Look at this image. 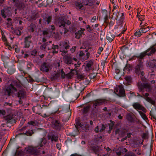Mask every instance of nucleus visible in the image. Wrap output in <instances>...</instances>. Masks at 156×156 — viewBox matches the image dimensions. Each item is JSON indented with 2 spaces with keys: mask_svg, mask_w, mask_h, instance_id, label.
<instances>
[{
  "mask_svg": "<svg viewBox=\"0 0 156 156\" xmlns=\"http://www.w3.org/2000/svg\"><path fill=\"white\" fill-rule=\"evenodd\" d=\"M56 23L57 25L59 27V29L62 34H66L68 31V30L66 27V24H70L71 22L69 20H65L63 17H61L57 19Z\"/></svg>",
  "mask_w": 156,
  "mask_h": 156,
  "instance_id": "nucleus-1",
  "label": "nucleus"
},
{
  "mask_svg": "<svg viewBox=\"0 0 156 156\" xmlns=\"http://www.w3.org/2000/svg\"><path fill=\"white\" fill-rule=\"evenodd\" d=\"M15 86L20 89H21L22 87V85L19 82H17L16 80L12 81L6 90V93L8 95H10L11 94H13L14 91H17V89Z\"/></svg>",
  "mask_w": 156,
  "mask_h": 156,
  "instance_id": "nucleus-2",
  "label": "nucleus"
},
{
  "mask_svg": "<svg viewBox=\"0 0 156 156\" xmlns=\"http://www.w3.org/2000/svg\"><path fill=\"white\" fill-rule=\"evenodd\" d=\"M69 43L68 41L66 40L63 42L60 43L59 44L60 50L62 53L61 55L62 56L64 55L67 53V50L70 48Z\"/></svg>",
  "mask_w": 156,
  "mask_h": 156,
  "instance_id": "nucleus-3",
  "label": "nucleus"
},
{
  "mask_svg": "<svg viewBox=\"0 0 156 156\" xmlns=\"http://www.w3.org/2000/svg\"><path fill=\"white\" fill-rule=\"evenodd\" d=\"M138 62L139 63L135 67V72L138 75L143 76L144 75L143 62L140 60L138 61Z\"/></svg>",
  "mask_w": 156,
  "mask_h": 156,
  "instance_id": "nucleus-4",
  "label": "nucleus"
},
{
  "mask_svg": "<svg viewBox=\"0 0 156 156\" xmlns=\"http://www.w3.org/2000/svg\"><path fill=\"white\" fill-rule=\"evenodd\" d=\"M138 88L140 92H144V89H145L147 92H149L151 90L152 88L150 84L148 83H144L142 84L141 83H138Z\"/></svg>",
  "mask_w": 156,
  "mask_h": 156,
  "instance_id": "nucleus-5",
  "label": "nucleus"
},
{
  "mask_svg": "<svg viewBox=\"0 0 156 156\" xmlns=\"http://www.w3.org/2000/svg\"><path fill=\"white\" fill-rule=\"evenodd\" d=\"M63 59L64 62L67 64H73V60L75 61H77V58L74 57L73 58L71 55H69L64 56Z\"/></svg>",
  "mask_w": 156,
  "mask_h": 156,
  "instance_id": "nucleus-6",
  "label": "nucleus"
},
{
  "mask_svg": "<svg viewBox=\"0 0 156 156\" xmlns=\"http://www.w3.org/2000/svg\"><path fill=\"white\" fill-rule=\"evenodd\" d=\"M11 10L10 7H8L2 10L1 13L2 17L4 18L7 17H9L11 15Z\"/></svg>",
  "mask_w": 156,
  "mask_h": 156,
  "instance_id": "nucleus-7",
  "label": "nucleus"
},
{
  "mask_svg": "<svg viewBox=\"0 0 156 156\" xmlns=\"http://www.w3.org/2000/svg\"><path fill=\"white\" fill-rule=\"evenodd\" d=\"M51 66V65L49 62H44L41 65L40 69L43 72H48Z\"/></svg>",
  "mask_w": 156,
  "mask_h": 156,
  "instance_id": "nucleus-8",
  "label": "nucleus"
},
{
  "mask_svg": "<svg viewBox=\"0 0 156 156\" xmlns=\"http://www.w3.org/2000/svg\"><path fill=\"white\" fill-rule=\"evenodd\" d=\"M13 115L10 114L7 115L4 118V119L6 123H10L12 124L16 123V120L13 117Z\"/></svg>",
  "mask_w": 156,
  "mask_h": 156,
  "instance_id": "nucleus-9",
  "label": "nucleus"
},
{
  "mask_svg": "<svg viewBox=\"0 0 156 156\" xmlns=\"http://www.w3.org/2000/svg\"><path fill=\"white\" fill-rule=\"evenodd\" d=\"M47 137L48 140H51L52 143H53V142H57L58 141V135L54 134L52 132L49 133Z\"/></svg>",
  "mask_w": 156,
  "mask_h": 156,
  "instance_id": "nucleus-10",
  "label": "nucleus"
},
{
  "mask_svg": "<svg viewBox=\"0 0 156 156\" xmlns=\"http://www.w3.org/2000/svg\"><path fill=\"white\" fill-rule=\"evenodd\" d=\"M149 67L151 69V72H156V60H151L148 63Z\"/></svg>",
  "mask_w": 156,
  "mask_h": 156,
  "instance_id": "nucleus-11",
  "label": "nucleus"
},
{
  "mask_svg": "<svg viewBox=\"0 0 156 156\" xmlns=\"http://www.w3.org/2000/svg\"><path fill=\"white\" fill-rule=\"evenodd\" d=\"M133 106L136 110H141L144 112H146V109L144 107L140 104L139 103H134L133 105Z\"/></svg>",
  "mask_w": 156,
  "mask_h": 156,
  "instance_id": "nucleus-12",
  "label": "nucleus"
},
{
  "mask_svg": "<svg viewBox=\"0 0 156 156\" xmlns=\"http://www.w3.org/2000/svg\"><path fill=\"white\" fill-rule=\"evenodd\" d=\"M118 88L116 89L115 91L116 92H118V95L120 97H123L125 96V91L123 88V86L122 85H119Z\"/></svg>",
  "mask_w": 156,
  "mask_h": 156,
  "instance_id": "nucleus-13",
  "label": "nucleus"
},
{
  "mask_svg": "<svg viewBox=\"0 0 156 156\" xmlns=\"http://www.w3.org/2000/svg\"><path fill=\"white\" fill-rule=\"evenodd\" d=\"M13 3L17 8L21 9L24 7V4L23 3V0H12Z\"/></svg>",
  "mask_w": 156,
  "mask_h": 156,
  "instance_id": "nucleus-14",
  "label": "nucleus"
},
{
  "mask_svg": "<svg viewBox=\"0 0 156 156\" xmlns=\"http://www.w3.org/2000/svg\"><path fill=\"white\" fill-rule=\"evenodd\" d=\"M105 102V101L104 99H99L94 101L93 102V105L95 107L102 105Z\"/></svg>",
  "mask_w": 156,
  "mask_h": 156,
  "instance_id": "nucleus-15",
  "label": "nucleus"
},
{
  "mask_svg": "<svg viewBox=\"0 0 156 156\" xmlns=\"http://www.w3.org/2000/svg\"><path fill=\"white\" fill-rule=\"evenodd\" d=\"M26 95V93L23 89L19 90L17 94V96L20 99H22L25 98Z\"/></svg>",
  "mask_w": 156,
  "mask_h": 156,
  "instance_id": "nucleus-16",
  "label": "nucleus"
},
{
  "mask_svg": "<svg viewBox=\"0 0 156 156\" xmlns=\"http://www.w3.org/2000/svg\"><path fill=\"white\" fill-rule=\"evenodd\" d=\"M83 5H88L92 6L95 3L96 0H81Z\"/></svg>",
  "mask_w": 156,
  "mask_h": 156,
  "instance_id": "nucleus-17",
  "label": "nucleus"
},
{
  "mask_svg": "<svg viewBox=\"0 0 156 156\" xmlns=\"http://www.w3.org/2000/svg\"><path fill=\"white\" fill-rule=\"evenodd\" d=\"M52 127L57 129H60L62 126L59 121L57 120H53L52 122Z\"/></svg>",
  "mask_w": 156,
  "mask_h": 156,
  "instance_id": "nucleus-18",
  "label": "nucleus"
},
{
  "mask_svg": "<svg viewBox=\"0 0 156 156\" xmlns=\"http://www.w3.org/2000/svg\"><path fill=\"white\" fill-rule=\"evenodd\" d=\"M31 37V35H30L25 37L24 41L25 44V48H28L30 46V44L31 43L30 40Z\"/></svg>",
  "mask_w": 156,
  "mask_h": 156,
  "instance_id": "nucleus-19",
  "label": "nucleus"
},
{
  "mask_svg": "<svg viewBox=\"0 0 156 156\" xmlns=\"http://www.w3.org/2000/svg\"><path fill=\"white\" fill-rule=\"evenodd\" d=\"M149 94L146 93L145 94H143V98L145 99L147 101L151 103L152 105H154L155 104V101L152 100L150 98L148 97Z\"/></svg>",
  "mask_w": 156,
  "mask_h": 156,
  "instance_id": "nucleus-20",
  "label": "nucleus"
},
{
  "mask_svg": "<svg viewBox=\"0 0 156 156\" xmlns=\"http://www.w3.org/2000/svg\"><path fill=\"white\" fill-rule=\"evenodd\" d=\"M28 152L32 155H37L39 153V151L37 149L33 147H30L27 150Z\"/></svg>",
  "mask_w": 156,
  "mask_h": 156,
  "instance_id": "nucleus-21",
  "label": "nucleus"
},
{
  "mask_svg": "<svg viewBox=\"0 0 156 156\" xmlns=\"http://www.w3.org/2000/svg\"><path fill=\"white\" fill-rule=\"evenodd\" d=\"M85 30V29L83 28H81L80 30L76 32L75 33V38L77 39H79L82 36V35H84L83 31Z\"/></svg>",
  "mask_w": 156,
  "mask_h": 156,
  "instance_id": "nucleus-22",
  "label": "nucleus"
},
{
  "mask_svg": "<svg viewBox=\"0 0 156 156\" xmlns=\"http://www.w3.org/2000/svg\"><path fill=\"white\" fill-rule=\"evenodd\" d=\"M93 64V60H90L89 61H87L86 64V71H89L92 70L93 69V68L92 66Z\"/></svg>",
  "mask_w": 156,
  "mask_h": 156,
  "instance_id": "nucleus-23",
  "label": "nucleus"
},
{
  "mask_svg": "<svg viewBox=\"0 0 156 156\" xmlns=\"http://www.w3.org/2000/svg\"><path fill=\"white\" fill-rule=\"evenodd\" d=\"M51 16H47L43 18L42 21L44 23L48 24L51 21Z\"/></svg>",
  "mask_w": 156,
  "mask_h": 156,
  "instance_id": "nucleus-24",
  "label": "nucleus"
},
{
  "mask_svg": "<svg viewBox=\"0 0 156 156\" xmlns=\"http://www.w3.org/2000/svg\"><path fill=\"white\" fill-rule=\"evenodd\" d=\"M47 142V140L45 138L43 137L40 139L38 142V145L40 147H42L45 145Z\"/></svg>",
  "mask_w": 156,
  "mask_h": 156,
  "instance_id": "nucleus-25",
  "label": "nucleus"
},
{
  "mask_svg": "<svg viewBox=\"0 0 156 156\" xmlns=\"http://www.w3.org/2000/svg\"><path fill=\"white\" fill-rule=\"evenodd\" d=\"M123 149H124L125 152H126L127 151V150L126 148H123L122 147H119L117 149H115L114 151H115L117 155H120L122 154Z\"/></svg>",
  "mask_w": 156,
  "mask_h": 156,
  "instance_id": "nucleus-26",
  "label": "nucleus"
},
{
  "mask_svg": "<svg viewBox=\"0 0 156 156\" xmlns=\"http://www.w3.org/2000/svg\"><path fill=\"white\" fill-rule=\"evenodd\" d=\"M115 37V36L114 34L109 33L107 34L106 39L109 42H111L113 40Z\"/></svg>",
  "mask_w": 156,
  "mask_h": 156,
  "instance_id": "nucleus-27",
  "label": "nucleus"
},
{
  "mask_svg": "<svg viewBox=\"0 0 156 156\" xmlns=\"http://www.w3.org/2000/svg\"><path fill=\"white\" fill-rule=\"evenodd\" d=\"M15 71L16 69L14 68V67L13 66H12L9 67L7 70V72L9 74L12 75L15 72Z\"/></svg>",
  "mask_w": 156,
  "mask_h": 156,
  "instance_id": "nucleus-28",
  "label": "nucleus"
},
{
  "mask_svg": "<svg viewBox=\"0 0 156 156\" xmlns=\"http://www.w3.org/2000/svg\"><path fill=\"white\" fill-rule=\"evenodd\" d=\"M149 51V49H147L141 53L140 55L137 56V57L140 59H139L138 60V61L140 60L141 61V59H142L144 56H145L146 55V54L147 53V52Z\"/></svg>",
  "mask_w": 156,
  "mask_h": 156,
  "instance_id": "nucleus-29",
  "label": "nucleus"
},
{
  "mask_svg": "<svg viewBox=\"0 0 156 156\" xmlns=\"http://www.w3.org/2000/svg\"><path fill=\"white\" fill-rule=\"evenodd\" d=\"M58 46L57 45H54L52 44V46L51 48V49L52 50V52L53 54L57 53L58 51Z\"/></svg>",
  "mask_w": 156,
  "mask_h": 156,
  "instance_id": "nucleus-30",
  "label": "nucleus"
},
{
  "mask_svg": "<svg viewBox=\"0 0 156 156\" xmlns=\"http://www.w3.org/2000/svg\"><path fill=\"white\" fill-rule=\"evenodd\" d=\"M60 75V73H57L52 75L51 77V79L52 81L57 79Z\"/></svg>",
  "mask_w": 156,
  "mask_h": 156,
  "instance_id": "nucleus-31",
  "label": "nucleus"
},
{
  "mask_svg": "<svg viewBox=\"0 0 156 156\" xmlns=\"http://www.w3.org/2000/svg\"><path fill=\"white\" fill-rule=\"evenodd\" d=\"M99 147L98 146H94L90 147V149L95 154L99 152Z\"/></svg>",
  "mask_w": 156,
  "mask_h": 156,
  "instance_id": "nucleus-32",
  "label": "nucleus"
},
{
  "mask_svg": "<svg viewBox=\"0 0 156 156\" xmlns=\"http://www.w3.org/2000/svg\"><path fill=\"white\" fill-rule=\"evenodd\" d=\"M126 82H125L124 83V85H127L131 83V78L130 76H126L125 78Z\"/></svg>",
  "mask_w": 156,
  "mask_h": 156,
  "instance_id": "nucleus-33",
  "label": "nucleus"
},
{
  "mask_svg": "<svg viewBox=\"0 0 156 156\" xmlns=\"http://www.w3.org/2000/svg\"><path fill=\"white\" fill-rule=\"evenodd\" d=\"M156 44H155L153 45L151 47L149 48L148 49H149V51H150L153 54L156 51Z\"/></svg>",
  "mask_w": 156,
  "mask_h": 156,
  "instance_id": "nucleus-34",
  "label": "nucleus"
},
{
  "mask_svg": "<svg viewBox=\"0 0 156 156\" xmlns=\"http://www.w3.org/2000/svg\"><path fill=\"white\" fill-rule=\"evenodd\" d=\"M36 27L35 25L33 24L32 23L30 26L28 28V30L30 32H33L34 30V29Z\"/></svg>",
  "mask_w": 156,
  "mask_h": 156,
  "instance_id": "nucleus-35",
  "label": "nucleus"
},
{
  "mask_svg": "<svg viewBox=\"0 0 156 156\" xmlns=\"http://www.w3.org/2000/svg\"><path fill=\"white\" fill-rule=\"evenodd\" d=\"M65 112L67 113V116L69 118L71 115V112L69 106H68L66 108V109H65L64 110Z\"/></svg>",
  "mask_w": 156,
  "mask_h": 156,
  "instance_id": "nucleus-36",
  "label": "nucleus"
},
{
  "mask_svg": "<svg viewBox=\"0 0 156 156\" xmlns=\"http://www.w3.org/2000/svg\"><path fill=\"white\" fill-rule=\"evenodd\" d=\"M83 4L82 3H80V2H77L75 3L76 5L77 8L80 9H83Z\"/></svg>",
  "mask_w": 156,
  "mask_h": 156,
  "instance_id": "nucleus-37",
  "label": "nucleus"
},
{
  "mask_svg": "<svg viewBox=\"0 0 156 156\" xmlns=\"http://www.w3.org/2000/svg\"><path fill=\"white\" fill-rule=\"evenodd\" d=\"M138 112L143 119L145 120H147V117L146 115L143 112L141 111H139Z\"/></svg>",
  "mask_w": 156,
  "mask_h": 156,
  "instance_id": "nucleus-38",
  "label": "nucleus"
},
{
  "mask_svg": "<svg viewBox=\"0 0 156 156\" xmlns=\"http://www.w3.org/2000/svg\"><path fill=\"white\" fill-rule=\"evenodd\" d=\"M140 30V32L142 33H145L149 30H150L149 28L147 29V28L145 27L141 28Z\"/></svg>",
  "mask_w": 156,
  "mask_h": 156,
  "instance_id": "nucleus-39",
  "label": "nucleus"
},
{
  "mask_svg": "<svg viewBox=\"0 0 156 156\" xmlns=\"http://www.w3.org/2000/svg\"><path fill=\"white\" fill-rule=\"evenodd\" d=\"M90 109L89 106H87L83 108V113H87Z\"/></svg>",
  "mask_w": 156,
  "mask_h": 156,
  "instance_id": "nucleus-40",
  "label": "nucleus"
},
{
  "mask_svg": "<svg viewBox=\"0 0 156 156\" xmlns=\"http://www.w3.org/2000/svg\"><path fill=\"white\" fill-rule=\"evenodd\" d=\"M34 133L32 130H28L25 133V134L28 136H31Z\"/></svg>",
  "mask_w": 156,
  "mask_h": 156,
  "instance_id": "nucleus-41",
  "label": "nucleus"
},
{
  "mask_svg": "<svg viewBox=\"0 0 156 156\" xmlns=\"http://www.w3.org/2000/svg\"><path fill=\"white\" fill-rule=\"evenodd\" d=\"M126 118L127 120L130 122H132L133 120V118L132 117L131 114H128Z\"/></svg>",
  "mask_w": 156,
  "mask_h": 156,
  "instance_id": "nucleus-42",
  "label": "nucleus"
},
{
  "mask_svg": "<svg viewBox=\"0 0 156 156\" xmlns=\"http://www.w3.org/2000/svg\"><path fill=\"white\" fill-rule=\"evenodd\" d=\"M46 46H47V45H46V44H45V43H44V44H41L40 47V48L42 50L44 51L45 49L47 48Z\"/></svg>",
  "mask_w": 156,
  "mask_h": 156,
  "instance_id": "nucleus-43",
  "label": "nucleus"
},
{
  "mask_svg": "<svg viewBox=\"0 0 156 156\" xmlns=\"http://www.w3.org/2000/svg\"><path fill=\"white\" fill-rule=\"evenodd\" d=\"M99 132H102L105 129V127L104 125H102L101 126H99Z\"/></svg>",
  "mask_w": 156,
  "mask_h": 156,
  "instance_id": "nucleus-44",
  "label": "nucleus"
},
{
  "mask_svg": "<svg viewBox=\"0 0 156 156\" xmlns=\"http://www.w3.org/2000/svg\"><path fill=\"white\" fill-rule=\"evenodd\" d=\"M125 156H136L133 153L131 152H129L126 153Z\"/></svg>",
  "mask_w": 156,
  "mask_h": 156,
  "instance_id": "nucleus-45",
  "label": "nucleus"
},
{
  "mask_svg": "<svg viewBox=\"0 0 156 156\" xmlns=\"http://www.w3.org/2000/svg\"><path fill=\"white\" fill-rule=\"evenodd\" d=\"M135 36H137V37H140L141 35V33L140 32V30L138 31H136L134 34Z\"/></svg>",
  "mask_w": 156,
  "mask_h": 156,
  "instance_id": "nucleus-46",
  "label": "nucleus"
},
{
  "mask_svg": "<svg viewBox=\"0 0 156 156\" xmlns=\"http://www.w3.org/2000/svg\"><path fill=\"white\" fill-rule=\"evenodd\" d=\"M77 78L79 79L82 80L84 79V76L83 74H79L77 75Z\"/></svg>",
  "mask_w": 156,
  "mask_h": 156,
  "instance_id": "nucleus-47",
  "label": "nucleus"
},
{
  "mask_svg": "<svg viewBox=\"0 0 156 156\" xmlns=\"http://www.w3.org/2000/svg\"><path fill=\"white\" fill-rule=\"evenodd\" d=\"M7 20L8 21V22L7 23V25L8 27H10L12 25V23L10 21L11 20V19L10 18H8L7 19Z\"/></svg>",
  "mask_w": 156,
  "mask_h": 156,
  "instance_id": "nucleus-48",
  "label": "nucleus"
},
{
  "mask_svg": "<svg viewBox=\"0 0 156 156\" xmlns=\"http://www.w3.org/2000/svg\"><path fill=\"white\" fill-rule=\"evenodd\" d=\"M96 76V74L94 73H90L89 75L90 78L91 79L94 78Z\"/></svg>",
  "mask_w": 156,
  "mask_h": 156,
  "instance_id": "nucleus-49",
  "label": "nucleus"
},
{
  "mask_svg": "<svg viewBox=\"0 0 156 156\" xmlns=\"http://www.w3.org/2000/svg\"><path fill=\"white\" fill-rule=\"evenodd\" d=\"M14 33L17 35H21V32L20 30L19 29H16L14 31Z\"/></svg>",
  "mask_w": 156,
  "mask_h": 156,
  "instance_id": "nucleus-50",
  "label": "nucleus"
},
{
  "mask_svg": "<svg viewBox=\"0 0 156 156\" xmlns=\"http://www.w3.org/2000/svg\"><path fill=\"white\" fill-rule=\"evenodd\" d=\"M33 64L31 63H29L27 65V69L28 70H30L31 69L32 66H33Z\"/></svg>",
  "mask_w": 156,
  "mask_h": 156,
  "instance_id": "nucleus-51",
  "label": "nucleus"
},
{
  "mask_svg": "<svg viewBox=\"0 0 156 156\" xmlns=\"http://www.w3.org/2000/svg\"><path fill=\"white\" fill-rule=\"evenodd\" d=\"M43 34L44 36H47L49 34V30H43Z\"/></svg>",
  "mask_w": 156,
  "mask_h": 156,
  "instance_id": "nucleus-52",
  "label": "nucleus"
},
{
  "mask_svg": "<svg viewBox=\"0 0 156 156\" xmlns=\"http://www.w3.org/2000/svg\"><path fill=\"white\" fill-rule=\"evenodd\" d=\"M84 55L85 53L83 51H81L79 52V55L80 57H82Z\"/></svg>",
  "mask_w": 156,
  "mask_h": 156,
  "instance_id": "nucleus-53",
  "label": "nucleus"
},
{
  "mask_svg": "<svg viewBox=\"0 0 156 156\" xmlns=\"http://www.w3.org/2000/svg\"><path fill=\"white\" fill-rule=\"evenodd\" d=\"M51 42H52L51 41H49V42H46L45 43V44H46V45H47V46H46V48H48V50L51 49V48H50L49 46V44L48 43H51Z\"/></svg>",
  "mask_w": 156,
  "mask_h": 156,
  "instance_id": "nucleus-54",
  "label": "nucleus"
},
{
  "mask_svg": "<svg viewBox=\"0 0 156 156\" xmlns=\"http://www.w3.org/2000/svg\"><path fill=\"white\" fill-rule=\"evenodd\" d=\"M37 51L36 50H34L31 52V55H32L35 56L37 54Z\"/></svg>",
  "mask_w": 156,
  "mask_h": 156,
  "instance_id": "nucleus-55",
  "label": "nucleus"
},
{
  "mask_svg": "<svg viewBox=\"0 0 156 156\" xmlns=\"http://www.w3.org/2000/svg\"><path fill=\"white\" fill-rule=\"evenodd\" d=\"M103 49V48L102 47H100L97 53H98L99 55L100 54L101 52L102 51Z\"/></svg>",
  "mask_w": 156,
  "mask_h": 156,
  "instance_id": "nucleus-56",
  "label": "nucleus"
},
{
  "mask_svg": "<svg viewBox=\"0 0 156 156\" xmlns=\"http://www.w3.org/2000/svg\"><path fill=\"white\" fill-rule=\"evenodd\" d=\"M147 133H143L142 135V137L143 138L145 139L147 138Z\"/></svg>",
  "mask_w": 156,
  "mask_h": 156,
  "instance_id": "nucleus-57",
  "label": "nucleus"
},
{
  "mask_svg": "<svg viewBox=\"0 0 156 156\" xmlns=\"http://www.w3.org/2000/svg\"><path fill=\"white\" fill-rule=\"evenodd\" d=\"M90 55V53L89 52L87 53L86 55L85 56V59L86 60L88 59L89 58Z\"/></svg>",
  "mask_w": 156,
  "mask_h": 156,
  "instance_id": "nucleus-58",
  "label": "nucleus"
},
{
  "mask_svg": "<svg viewBox=\"0 0 156 156\" xmlns=\"http://www.w3.org/2000/svg\"><path fill=\"white\" fill-rule=\"evenodd\" d=\"M125 68L128 69V70H130L131 69V65L130 64H127Z\"/></svg>",
  "mask_w": 156,
  "mask_h": 156,
  "instance_id": "nucleus-59",
  "label": "nucleus"
},
{
  "mask_svg": "<svg viewBox=\"0 0 156 156\" xmlns=\"http://www.w3.org/2000/svg\"><path fill=\"white\" fill-rule=\"evenodd\" d=\"M61 77L62 78H64L65 77V73L64 72L62 69L61 72Z\"/></svg>",
  "mask_w": 156,
  "mask_h": 156,
  "instance_id": "nucleus-60",
  "label": "nucleus"
},
{
  "mask_svg": "<svg viewBox=\"0 0 156 156\" xmlns=\"http://www.w3.org/2000/svg\"><path fill=\"white\" fill-rule=\"evenodd\" d=\"M5 112L4 110H0V114L3 115H5Z\"/></svg>",
  "mask_w": 156,
  "mask_h": 156,
  "instance_id": "nucleus-61",
  "label": "nucleus"
},
{
  "mask_svg": "<svg viewBox=\"0 0 156 156\" xmlns=\"http://www.w3.org/2000/svg\"><path fill=\"white\" fill-rule=\"evenodd\" d=\"M56 147L58 150H60L61 147V144H57Z\"/></svg>",
  "mask_w": 156,
  "mask_h": 156,
  "instance_id": "nucleus-62",
  "label": "nucleus"
},
{
  "mask_svg": "<svg viewBox=\"0 0 156 156\" xmlns=\"http://www.w3.org/2000/svg\"><path fill=\"white\" fill-rule=\"evenodd\" d=\"M53 0H47V4L49 5H51L52 2Z\"/></svg>",
  "mask_w": 156,
  "mask_h": 156,
  "instance_id": "nucleus-63",
  "label": "nucleus"
},
{
  "mask_svg": "<svg viewBox=\"0 0 156 156\" xmlns=\"http://www.w3.org/2000/svg\"><path fill=\"white\" fill-rule=\"evenodd\" d=\"M76 48L75 46L73 47L72 48L70 49V51L72 53L74 52L75 51Z\"/></svg>",
  "mask_w": 156,
  "mask_h": 156,
  "instance_id": "nucleus-64",
  "label": "nucleus"
}]
</instances>
